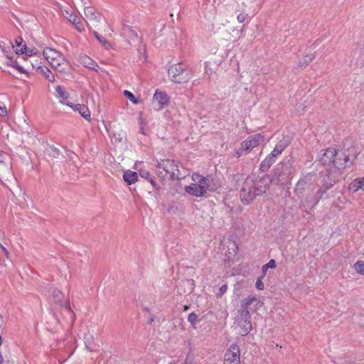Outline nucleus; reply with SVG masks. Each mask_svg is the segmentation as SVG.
<instances>
[{"label": "nucleus", "instance_id": "36", "mask_svg": "<svg viewBox=\"0 0 364 364\" xmlns=\"http://www.w3.org/2000/svg\"><path fill=\"white\" fill-rule=\"evenodd\" d=\"M354 269L358 274L364 275V262H356L354 264Z\"/></svg>", "mask_w": 364, "mask_h": 364}, {"label": "nucleus", "instance_id": "18", "mask_svg": "<svg viewBox=\"0 0 364 364\" xmlns=\"http://www.w3.org/2000/svg\"><path fill=\"white\" fill-rule=\"evenodd\" d=\"M49 63L53 68L58 70L59 72L64 71L67 65V63L62 55L55 58L54 60L49 61Z\"/></svg>", "mask_w": 364, "mask_h": 364}, {"label": "nucleus", "instance_id": "3", "mask_svg": "<svg viewBox=\"0 0 364 364\" xmlns=\"http://www.w3.org/2000/svg\"><path fill=\"white\" fill-rule=\"evenodd\" d=\"M292 166L289 161L279 163L274 168L269 183L275 185H284L291 178Z\"/></svg>", "mask_w": 364, "mask_h": 364}, {"label": "nucleus", "instance_id": "27", "mask_svg": "<svg viewBox=\"0 0 364 364\" xmlns=\"http://www.w3.org/2000/svg\"><path fill=\"white\" fill-rule=\"evenodd\" d=\"M314 58H315L314 54L311 53V54L306 55L304 57L302 60H299V62L297 63V65H296V67H295V68L299 69V68H305L306 66H307V65L309 63H310L311 61H313Z\"/></svg>", "mask_w": 364, "mask_h": 364}, {"label": "nucleus", "instance_id": "28", "mask_svg": "<svg viewBox=\"0 0 364 364\" xmlns=\"http://www.w3.org/2000/svg\"><path fill=\"white\" fill-rule=\"evenodd\" d=\"M6 58L8 59L6 63L7 65L13 66L21 73H26V70L19 64L17 60H14L12 57H9L8 55H6Z\"/></svg>", "mask_w": 364, "mask_h": 364}, {"label": "nucleus", "instance_id": "61", "mask_svg": "<svg viewBox=\"0 0 364 364\" xmlns=\"http://www.w3.org/2000/svg\"><path fill=\"white\" fill-rule=\"evenodd\" d=\"M1 342H2L1 337L0 336V345L1 344Z\"/></svg>", "mask_w": 364, "mask_h": 364}, {"label": "nucleus", "instance_id": "52", "mask_svg": "<svg viewBox=\"0 0 364 364\" xmlns=\"http://www.w3.org/2000/svg\"><path fill=\"white\" fill-rule=\"evenodd\" d=\"M6 361L4 360L3 356L1 353H0V364H4Z\"/></svg>", "mask_w": 364, "mask_h": 364}, {"label": "nucleus", "instance_id": "50", "mask_svg": "<svg viewBox=\"0 0 364 364\" xmlns=\"http://www.w3.org/2000/svg\"><path fill=\"white\" fill-rule=\"evenodd\" d=\"M148 181L152 185L153 187L155 188L156 186V182L154 177L151 176L149 179H148Z\"/></svg>", "mask_w": 364, "mask_h": 364}, {"label": "nucleus", "instance_id": "6", "mask_svg": "<svg viewBox=\"0 0 364 364\" xmlns=\"http://www.w3.org/2000/svg\"><path fill=\"white\" fill-rule=\"evenodd\" d=\"M193 180L198 181V186H200L203 189L205 196L207 191H215L219 187V184L217 181L211 176H207L205 177L202 176L198 173H194L193 176Z\"/></svg>", "mask_w": 364, "mask_h": 364}, {"label": "nucleus", "instance_id": "59", "mask_svg": "<svg viewBox=\"0 0 364 364\" xmlns=\"http://www.w3.org/2000/svg\"><path fill=\"white\" fill-rule=\"evenodd\" d=\"M4 364H13V363H10L9 361H6V363Z\"/></svg>", "mask_w": 364, "mask_h": 364}, {"label": "nucleus", "instance_id": "25", "mask_svg": "<svg viewBox=\"0 0 364 364\" xmlns=\"http://www.w3.org/2000/svg\"><path fill=\"white\" fill-rule=\"evenodd\" d=\"M276 161V159L269 154L263 160L260 164L259 169L262 172H266L271 167V166Z\"/></svg>", "mask_w": 364, "mask_h": 364}, {"label": "nucleus", "instance_id": "26", "mask_svg": "<svg viewBox=\"0 0 364 364\" xmlns=\"http://www.w3.org/2000/svg\"><path fill=\"white\" fill-rule=\"evenodd\" d=\"M73 109L74 110H77L79 113L81 114V116L84 117L85 119H90V112L89 111L88 107L85 105H75Z\"/></svg>", "mask_w": 364, "mask_h": 364}, {"label": "nucleus", "instance_id": "44", "mask_svg": "<svg viewBox=\"0 0 364 364\" xmlns=\"http://www.w3.org/2000/svg\"><path fill=\"white\" fill-rule=\"evenodd\" d=\"M0 115L2 117L7 115V109L3 103H0Z\"/></svg>", "mask_w": 364, "mask_h": 364}, {"label": "nucleus", "instance_id": "57", "mask_svg": "<svg viewBox=\"0 0 364 364\" xmlns=\"http://www.w3.org/2000/svg\"><path fill=\"white\" fill-rule=\"evenodd\" d=\"M3 157H4L3 154L0 152V160H1V158H3Z\"/></svg>", "mask_w": 364, "mask_h": 364}, {"label": "nucleus", "instance_id": "23", "mask_svg": "<svg viewBox=\"0 0 364 364\" xmlns=\"http://www.w3.org/2000/svg\"><path fill=\"white\" fill-rule=\"evenodd\" d=\"M123 178L128 185H131L137 181L138 174L135 171H127L123 173Z\"/></svg>", "mask_w": 364, "mask_h": 364}, {"label": "nucleus", "instance_id": "5", "mask_svg": "<svg viewBox=\"0 0 364 364\" xmlns=\"http://www.w3.org/2000/svg\"><path fill=\"white\" fill-rule=\"evenodd\" d=\"M316 176L314 173H309L303 176L296 184L295 193L299 198L304 196L305 192L314 191L316 188Z\"/></svg>", "mask_w": 364, "mask_h": 364}, {"label": "nucleus", "instance_id": "39", "mask_svg": "<svg viewBox=\"0 0 364 364\" xmlns=\"http://www.w3.org/2000/svg\"><path fill=\"white\" fill-rule=\"evenodd\" d=\"M97 39L99 41V42L103 45L106 48H108V47L110 46V44L107 41L105 37L100 35L99 36H97Z\"/></svg>", "mask_w": 364, "mask_h": 364}, {"label": "nucleus", "instance_id": "47", "mask_svg": "<svg viewBox=\"0 0 364 364\" xmlns=\"http://www.w3.org/2000/svg\"><path fill=\"white\" fill-rule=\"evenodd\" d=\"M355 181H357L358 184L360 185L361 189L364 190V176L360 178H357Z\"/></svg>", "mask_w": 364, "mask_h": 364}, {"label": "nucleus", "instance_id": "13", "mask_svg": "<svg viewBox=\"0 0 364 364\" xmlns=\"http://www.w3.org/2000/svg\"><path fill=\"white\" fill-rule=\"evenodd\" d=\"M169 102V97L167 94L164 92L156 90L153 97V105L157 103V105L154 107L156 110L162 109L164 105H167Z\"/></svg>", "mask_w": 364, "mask_h": 364}, {"label": "nucleus", "instance_id": "20", "mask_svg": "<svg viewBox=\"0 0 364 364\" xmlns=\"http://www.w3.org/2000/svg\"><path fill=\"white\" fill-rule=\"evenodd\" d=\"M43 54L48 63L49 61L54 60L55 58H59L60 57V55H62L57 50L50 48H45L43 50Z\"/></svg>", "mask_w": 364, "mask_h": 364}, {"label": "nucleus", "instance_id": "1", "mask_svg": "<svg viewBox=\"0 0 364 364\" xmlns=\"http://www.w3.org/2000/svg\"><path fill=\"white\" fill-rule=\"evenodd\" d=\"M269 183L268 176L258 178L254 180L248 177L245 179L242 188L240 190L241 200L246 203H250L257 196L266 192Z\"/></svg>", "mask_w": 364, "mask_h": 364}, {"label": "nucleus", "instance_id": "46", "mask_svg": "<svg viewBox=\"0 0 364 364\" xmlns=\"http://www.w3.org/2000/svg\"><path fill=\"white\" fill-rule=\"evenodd\" d=\"M235 155L237 158L240 157L244 153H245V151L244 149H242V146L241 145V148L239 149L235 150Z\"/></svg>", "mask_w": 364, "mask_h": 364}, {"label": "nucleus", "instance_id": "22", "mask_svg": "<svg viewBox=\"0 0 364 364\" xmlns=\"http://www.w3.org/2000/svg\"><path fill=\"white\" fill-rule=\"evenodd\" d=\"M85 16L90 21L99 22L100 16L95 13V9L92 7H86L85 9Z\"/></svg>", "mask_w": 364, "mask_h": 364}, {"label": "nucleus", "instance_id": "21", "mask_svg": "<svg viewBox=\"0 0 364 364\" xmlns=\"http://www.w3.org/2000/svg\"><path fill=\"white\" fill-rule=\"evenodd\" d=\"M79 62L85 67L90 69L97 70L96 67H98L97 63L86 55L80 56Z\"/></svg>", "mask_w": 364, "mask_h": 364}, {"label": "nucleus", "instance_id": "7", "mask_svg": "<svg viewBox=\"0 0 364 364\" xmlns=\"http://www.w3.org/2000/svg\"><path fill=\"white\" fill-rule=\"evenodd\" d=\"M52 298L54 302L62 309V311L73 321L74 312L70 308L68 299L65 298L63 293L58 289H54L52 293Z\"/></svg>", "mask_w": 364, "mask_h": 364}, {"label": "nucleus", "instance_id": "15", "mask_svg": "<svg viewBox=\"0 0 364 364\" xmlns=\"http://www.w3.org/2000/svg\"><path fill=\"white\" fill-rule=\"evenodd\" d=\"M185 191L188 194L198 198L205 196L203 189H202L200 186H198V181H196L194 183H191L189 186H186Z\"/></svg>", "mask_w": 364, "mask_h": 364}, {"label": "nucleus", "instance_id": "43", "mask_svg": "<svg viewBox=\"0 0 364 364\" xmlns=\"http://www.w3.org/2000/svg\"><path fill=\"white\" fill-rule=\"evenodd\" d=\"M247 15L245 13H241L237 15V19L240 23H243L246 20Z\"/></svg>", "mask_w": 364, "mask_h": 364}, {"label": "nucleus", "instance_id": "38", "mask_svg": "<svg viewBox=\"0 0 364 364\" xmlns=\"http://www.w3.org/2000/svg\"><path fill=\"white\" fill-rule=\"evenodd\" d=\"M360 189H361V186L360 185L358 184L355 179L349 184V190L352 191L353 192H356Z\"/></svg>", "mask_w": 364, "mask_h": 364}, {"label": "nucleus", "instance_id": "4", "mask_svg": "<svg viewBox=\"0 0 364 364\" xmlns=\"http://www.w3.org/2000/svg\"><path fill=\"white\" fill-rule=\"evenodd\" d=\"M336 183V181L331 178L329 174H326L323 177L322 185L320 188L316 191L314 196L311 198L306 197L304 201H302V205L306 208H314L318 204L319 200L322 198L323 196L326 193L328 190L331 188Z\"/></svg>", "mask_w": 364, "mask_h": 364}, {"label": "nucleus", "instance_id": "56", "mask_svg": "<svg viewBox=\"0 0 364 364\" xmlns=\"http://www.w3.org/2000/svg\"><path fill=\"white\" fill-rule=\"evenodd\" d=\"M0 246H1V247L3 249V250H4V252H6V250L5 247H4L1 244H0Z\"/></svg>", "mask_w": 364, "mask_h": 364}, {"label": "nucleus", "instance_id": "37", "mask_svg": "<svg viewBox=\"0 0 364 364\" xmlns=\"http://www.w3.org/2000/svg\"><path fill=\"white\" fill-rule=\"evenodd\" d=\"M124 95L132 103H134L135 105L139 103V100L136 98V97L134 96V95L132 92H131L128 91V90H124Z\"/></svg>", "mask_w": 364, "mask_h": 364}, {"label": "nucleus", "instance_id": "19", "mask_svg": "<svg viewBox=\"0 0 364 364\" xmlns=\"http://www.w3.org/2000/svg\"><path fill=\"white\" fill-rule=\"evenodd\" d=\"M121 35L131 40L137 38V33L129 26L125 24H122Z\"/></svg>", "mask_w": 364, "mask_h": 364}, {"label": "nucleus", "instance_id": "10", "mask_svg": "<svg viewBox=\"0 0 364 364\" xmlns=\"http://www.w3.org/2000/svg\"><path fill=\"white\" fill-rule=\"evenodd\" d=\"M263 138L264 136L261 134H256L250 136L241 144L242 149H245L246 154L249 153L263 141Z\"/></svg>", "mask_w": 364, "mask_h": 364}, {"label": "nucleus", "instance_id": "31", "mask_svg": "<svg viewBox=\"0 0 364 364\" xmlns=\"http://www.w3.org/2000/svg\"><path fill=\"white\" fill-rule=\"evenodd\" d=\"M289 144V140L288 139H283L282 140H280L277 145L275 146L274 149L279 151V153H282V151L284 150V149Z\"/></svg>", "mask_w": 364, "mask_h": 364}, {"label": "nucleus", "instance_id": "35", "mask_svg": "<svg viewBox=\"0 0 364 364\" xmlns=\"http://www.w3.org/2000/svg\"><path fill=\"white\" fill-rule=\"evenodd\" d=\"M41 72L44 74L45 77L48 81L53 82L55 80L54 75L48 68H41Z\"/></svg>", "mask_w": 364, "mask_h": 364}, {"label": "nucleus", "instance_id": "12", "mask_svg": "<svg viewBox=\"0 0 364 364\" xmlns=\"http://www.w3.org/2000/svg\"><path fill=\"white\" fill-rule=\"evenodd\" d=\"M338 156V153L333 148H328L323 150V153L319 157L320 162L323 165H331L333 164L335 157Z\"/></svg>", "mask_w": 364, "mask_h": 364}, {"label": "nucleus", "instance_id": "40", "mask_svg": "<svg viewBox=\"0 0 364 364\" xmlns=\"http://www.w3.org/2000/svg\"><path fill=\"white\" fill-rule=\"evenodd\" d=\"M228 286L226 284H223L219 289L218 292L216 293L217 297H221L227 291Z\"/></svg>", "mask_w": 364, "mask_h": 364}, {"label": "nucleus", "instance_id": "34", "mask_svg": "<svg viewBox=\"0 0 364 364\" xmlns=\"http://www.w3.org/2000/svg\"><path fill=\"white\" fill-rule=\"evenodd\" d=\"M198 316L199 315L196 314L195 312L189 314L188 316V321L194 328H196V324L198 321Z\"/></svg>", "mask_w": 364, "mask_h": 364}, {"label": "nucleus", "instance_id": "14", "mask_svg": "<svg viewBox=\"0 0 364 364\" xmlns=\"http://www.w3.org/2000/svg\"><path fill=\"white\" fill-rule=\"evenodd\" d=\"M340 154L335 157L333 165L338 169H344L352 165L353 162L350 160L349 156L345 154H341V157Z\"/></svg>", "mask_w": 364, "mask_h": 364}, {"label": "nucleus", "instance_id": "11", "mask_svg": "<svg viewBox=\"0 0 364 364\" xmlns=\"http://www.w3.org/2000/svg\"><path fill=\"white\" fill-rule=\"evenodd\" d=\"M240 363V348L237 345H232L224 355L223 363Z\"/></svg>", "mask_w": 364, "mask_h": 364}, {"label": "nucleus", "instance_id": "58", "mask_svg": "<svg viewBox=\"0 0 364 364\" xmlns=\"http://www.w3.org/2000/svg\"><path fill=\"white\" fill-rule=\"evenodd\" d=\"M223 364H240V363H223Z\"/></svg>", "mask_w": 364, "mask_h": 364}, {"label": "nucleus", "instance_id": "55", "mask_svg": "<svg viewBox=\"0 0 364 364\" xmlns=\"http://www.w3.org/2000/svg\"><path fill=\"white\" fill-rule=\"evenodd\" d=\"M124 136H119L117 139L119 141H122Z\"/></svg>", "mask_w": 364, "mask_h": 364}, {"label": "nucleus", "instance_id": "30", "mask_svg": "<svg viewBox=\"0 0 364 364\" xmlns=\"http://www.w3.org/2000/svg\"><path fill=\"white\" fill-rule=\"evenodd\" d=\"M69 21L70 22H72L75 26V28L77 31H82L84 30L83 23L78 20V18L77 16H71Z\"/></svg>", "mask_w": 364, "mask_h": 364}, {"label": "nucleus", "instance_id": "16", "mask_svg": "<svg viewBox=\"0 0 364 364\" xmlns=\"http://www.w3.org/2000/svg\"><path fill=\"white\" fill-rule=\"evenodd\" d=\"M239 334L241 336L247 335L252 330L251 320L237 321Z\"/></svg>", "mask_w": 364, "mask_h": 364}, {"label": "nucleus", "instance_id": "17", "mask_svg": "<svg viewBox=\"0 0 364 364\" xmlns=\"http://www.w3.org/2000/svg\"><path fill=\"white\" fill-rule=\"evenodd\" d=\"M11 176V166L4 161V156L0 160V178L8 179Z\"/></svg>", "mask_w": 364, "mask_h": 364}, {"label": "nucleus", "instance_id": "62", "mask_svg": "<svg viewBox=\"0 0 364 364\" xmlns=\"http://www.w3.org/2000/svg\"><path fill=\"white\" fill-rule=\"evenodd\" d=\"M153 321H154L153 318H151L150 319V323H151Z\"/></svg>", "mask_w": 364, "mask_h": 364}, {"label": "nucleus", "instance_id": "9", "mask_svg": "<svg viewBox=\"0 0 364 364\" xmlns=\"http://www.w3.org/2000/svg\"><path fill=\"white\" fill-rule=\"evenodd\" d=\"M255 301L257 302V307L259 308L262 305L261 301L255 296H248L242 301L241 309L239 310L237 321L251 320L248 307Z\"/></svg>", "mask_w": 364, "mask_h": 364}, {"label": "nucleus", "instance_id": "54", "mask_svg": "<svg viewBox=\"0 0 364 364\" xmlns=\"http://www.w3.org/2000/svg\"><path fill=\"white\" fill-rule=\"evenodd\" d=\"M93 34H94V36H95L96 38H97V36H100V34L97 31H93Z\"/></svg>", "mask_w": 364, "mask_h": 364}, {"label": "nucleus", "instance_id": "2", "mask_svg": "<svg viewBox=\"0 0 364 364\" xmlns=\"http://www.w3.org/2000/svg\"><path fill=\"white\" fill-rule=\"evenodd\" d=\"M169 79L175 83L182 84L189 82L193 76V70L182 63L173 64L168 69Z\"/></svg>", "mask_w": 364, "mask_h": 364}, {"label": "nucleus", "instance_id": "24", "mask_svg": "<svg viewBox=\"0 0 364 364\" xmlns=\"http://www.w3.org/2000/svg\"><path fill=\"white\" fill-rule=\"evenodd\" d=\"M43 154L44 156L47 157L48 159H53L58 158L60 156V151L53 146H50L43 151Z\"/></svg>", "mask_w": 364, "mask_h": 364}, {"label": "nucleus", "instance_id": "8", "mask_svg": "<svg viewBox=\"0 0 364 364\" xmlns=\"http://www.w3.org/2000/svg\"><path fill=\"white\" fill-rule=\"evenodd\" d=\"M156 167L162 168L166 174H169L172 179H179L180 173L178 168V165L173 160L171 159H161L160 161L158 160Z\"/></svg>", "mask_w": 364, "mask_h": 364}, {"label": "nucleus", "instance_id": "48", "mask_svg": "<svg viewBox=\"0 0 364 364\" xmlns=\"http://www.w3.org/2000/svg\"><path fill=\"white\" fill-rule=\"evenodd\" d=\"M281 154V153H279V151H278L277 149H274V150L269 154L270 156H272V157L277 159V157Z\"/></svg>", "mask_w": 364, "mask_h": 364}, {"label": "nucleus", "instance_id": "53", "mask_svg": "<svg viewBox=\"0 0 364 364\" xmlns=\"http://www.w3.org/2000/svg\"><path fill=\"white\" fill-rule=\"evenodd\" d=\"M189 308H190V307H189V306H188V305H184V306H183V311H188V310L189 309Z\"/></svg>", "mask_w": 364, "mask_h": 364}, {"label": "nucleus", "instance_id": "45", "mask_svg": "<svg viewBox=\"0 0 364 364\" xmlns=\"http://www.w3.org/2000/svg\"><path fill=\"white\" fill-rule=\"evenodd\" d=\"M182 283H183V284L184 286H191V287H192V286L194 285L193 279H191V280L190 279H186L185 281H183ZM193 287H191L190 292L193 290Z\"/></svg>", "mask_w": 364, "mask_h": 364}, {"label": "nucleus", "instance_id": "49", "mask_svg": "<svg viewBox=\"0 0 364 364\" xmlns=\"http://www.w3.org/2000/svg\"><path fill=\"white\" fill-rule=\"evenodd\" d=\"M85 346H86V348L90 350V351H95L96 349H95V346H92L90 345V343H88L87 341L85 342Z\"/></svg>", "mask_w": 364, "mask_h": 364}, {"label": "nucleus", "instance_id": "42", "mask_svg": "<svg viewBox=\"0 0 364 364\" xmlns=\"http://www.w3.org/2000/svg\"><path fill=\"white\" fill-rule=\"evenodd\" d=\"M256 288L259 290H263L264 288V285L262 281V277H259L257 279L256 284H255Z\"/></svg>", "mask_w": 364, "mask_h": 364}, {"label": "nucleus", "instance_id": "60", "mask_svg": "<svg viewBox=\"0 0 364 364\" xmlns=\"http://www.w3.org/2000/svg\"><path fill=\"white\" fill-rule=\"evenodd\" d=\"M67 105H69L70 107H73V106L71 105H70L69 103H66Z\"/></svg>", "mask_w": 364, "mask_h": 364}, {"label": "nucleus", "instance_id": "33", "mask_svg": "<svg viewBox=\"0 0 364 364\" xmlns=\"http://www.w3.org/2000/svg\"><path fill=\"white\" fill-rule=\"evenodd\" d=\"M276 267V262L274 259H270L266 264L262 266V277H264L266 274V272L269 268L274 269Z\"/></svg>", "mask_w": 364, "mask_h": 364}, {"label": "nucleus", "instance_id": "51", "mask_svg": "<svg viewBox=\"0 0 364 364\" xmlns=\"http://www.w3.org/2000/svg\"><path fill=\"white\" fill-rule=\"evenodd\" d=\"M19 41H16V46H18V47H22L23 44H22L23 43V39L21 38H19Z\"/></svg>", "mask_w": 364, "mask_h": 364}, {"label": "nucleus", "instance_id": "32", "mask_svg": "<svg viewBox=\"0 0 364 364\" xmlns=\"http://www.w3.org/2000/svg\"><path fill=\"white\" fill-rule=\"evenodd\" d=\"M55 91L57 92L58 97L63 99V100H67L69 97L68 92L65 91L64 88L58 85L55 88Z\"/></svg>", "mask_w": 364, "mask_h": 364}, {"label": "nucleus", "instance_id": "29", "mask_svg": "<svg viewBox=\"0 0 364 364\" xmlns=\"http://www.w3.org/2000/svg\"><path fill=\"white\" fill-rule=\"evenodd\" d=\"M16 54H23L26 53L28 56H31L33 55H37L38 50L36 48H28L26 45L24 43L20 49H17L16 51Z\"/></svg>", "mask_w": 364, "mask_h": 364}, {"label": "nucleus", "instance_id": "41", "mask_svg": "<svg viewBox=\"0 0 364 364\" xmlns=\"http://www.w3.org/2000/svg\"><path fill=\"white\" fill-rule=\"evenodd\" d=\"M139 176L144 178H146V180L149 179V178L151 176L149 171L146 170H140L139 171Z\"/></svg>", "mask_w": 364, "mask_h": 364}]
</instances>
